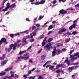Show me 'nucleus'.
Listing matches in <instances>:
<instances>
[{
    "mask_svg": "<svg viewBox=\"0 0 79 79\" xmlns=\"http://www.w3.org/2000/svg\"><path fill=\"white\" fill-rule=\"evenodd\" d=\"M74 55H70V58L71 59V61H73V59H74Z\"/></svg>",
    "mask_w": 79,
    "mask_h": 79,
    "instance_id": "obj_23",
    "label": "nucleus"
},
{
    "mask_svg": "<svg viewBox=\"0 0 79 79\" xmlns=\"http://www.w3.org/2000/svg\"><path fill=\"white\" fill-rule=\"evenodd\" d=\"M42 49H40L39 52H38V53L39 54L40 53H41V52H42Z\"/></svg>",
    "mask_w": 79,
    "mask_h": 79,
    "instance_id": "obj_59",
    "label": "nucleus"
},
{
    "mask_svg": "<svg viewBox=\"0 0 79 79\" xmlns=\"http://www.w3.org/2000/svg\"><path fill=\"white\" fill-rule=\"evenodd\" d=\"M35 31H33L32 32V33L33 34V36H35V35H36V33H35Z\"/></svg>",
    "mask_w": 79,
    "mask_h": 79,
    "instance_id": "obj_34",
    "label": "nucleus"
},
{
    "mask_svg": "<svg viewBox=\"0 0 79 79\" xmlns=\"http://www.w3.org/2000/svg\"><path fill=\"white\" fill-rule=\"evenodd\" d=\"M28 75H24L23 76V77H24V79H26L27 78V76H28Z\"/></svg>",
    "mask_w": 79,
    "mask_h": 79,
    "instance_id": "obj_40",
    "label": "nucleus"
},
{
    "mask_svg": "<svg viewBox=\"0 0 79 79\" xmlns=\"http://www.w3.org/2000/svg\"><path fill=\"white\" fill-rule=\"evenodd\" d=\"M71 40V39L70 38L66 39L65 40V42L66 43H68V42H70Z\"/></svg>",
    "mask_w": 79,
    "mask_h": 79,
    "instance_id": "obj_24",
    "label": "nucleus"
},
{
    "mask_svg": "<svg viewBox=\"0 0 79 79\" xmlns=\"http://www.w3.org/2000/svg\"><path fill=\"white\" fill-rule=\"evenodd\" d=\"M72 79H76V77H75V75H73L72 76Z\"/></svg>",
    "mask_w": 79,
    "mask_h": 79,
    "instance_id": "obj_51",
    "label": "nucleus"
},
{
    "mask_svg": "<svg viewBox=\"0 0 79 79\" xmlns=\"http://www.w3.org/2000/svg\"><path fill=\"white\" fill-rule=\"evenodd\" d=\"M61 67V64H58L56 66V69H58L59 68H60V67Z\"/></svg>",
    "mask_w": 79,
    "mask_h": 79,
    "instance_id": "obj_19",
    "label": "nucleus"
},
{
    "mask_svg": "<svg viewBox=\"0 0 79 79\" xmlns=\"http://www.w3.org/2000/svg\"><path fill=\"white\" fill-rule=\"evenodd\" d=\"M72 35V33H71L69 32V31H68L67 33H65L64 34V35Z\"/></svg>",
    "mask_w": 79,
    "mask_h": 79,
    "instance_id": "obj_18",
    "label": "nucleus"
},
{
    "mask_svg": "<svg viewBox=\"0 0 79 79\" xmlns=\"http://www.w3.org/2000/svg\"><path fill=\"white\" fill-rule=\"evenodd\" d=\"M79 64V63L78 62H76L75 63H72L71 64V65H77Z\"/></svg>",
    "mask_w": 79,
    "mask_h": 79,
    "instance_id": "obj_33",
    "label": "nucleus"
},
{
    "mask_svg": "<svg viewBox=\"0 0 79 79\" xmlns=\"http://www.w3.org/2000/svg\"><path fill=\"white\" fill-rule=\"evenodd\" d=\"M53 40V39L52 38H50L48 40V42H50L52 41V40Z\"/></svg>",
    "mask_w": 79,
    "mask_h": 79,
    "instance_id": "obj_28",
    "label": "nucleus"
},
{
    "mask_svg": "<svg viewBox=\"0 0 79 79\" xmlns=\"http://www.w3.org/2000/svg\"><path fill=\"white\" fill-rule=\"evenodd\" d=\"M5 77H6V78H8V79H11V77L10 76V77H7V76H6Z\"/></svg>",
    "mask_w": 79,
    "mask_h": 79,
    "instance_id": "obj_53",
    "label": "nucleus"
},
{
    "mask_svg": "<svg viewBox=\"0 0 79 79\" xmlns=\"http://www.w3.org/2000/svg\"><path fill=\"white\" fill-rule=\"evenodd\" d=\"M57 2V1L56 0H54L53 2H52V3L54 5L55 3Z\"/></svg>",
    "mask_w": 79,
    "mask_h": 79,
    "instance_id": "obj_54",
    "label": "nucleus"
},
{
    "mask_svg": "<svg viewBox=\"0 0 79 79\" xmlns=\"http://www.w3.org/2000/svg\"><path fill=\"white\" fill-rule=\"evenodd\" d=\"M23 56H29V53H26V54H24Z\"/></svg>",
    "mask_w": 79,
    "mask_h": 79,
    "instance_id": "obj_50",
    "label": "nucleus"
},
{
    "mask_svg": "<svg viewBox=\"0 0 79 79\" xmlns=\"http://www.w3.org/2000/svg\"><path fill=\"white\" fill-rule=\"evenodd\" d=\"M57 52L56 53V54L57 55H60V53H61L63 51L61 50H60L59 49H57L56 51Z\"/></svg>",
    "mask_w": 79,
    "mask_h": 79,
    "instance_id": "obj_8",
    "label": "nucleus"
},
{
    "mask_svg": "<svg viewBox=\"0 0 79 79\" xmlns=\"http://www.w3.org/2000/svg\"><path fill=\"white\" fill-rule=\"evenodd\" d=\"M8 60H5L3 61H2L1 62V66H4V64H6V63H7Z\"/></svg>",
    "mask_w": 79,
    "mask_h": 79,
    "instance_id": "obj_9",
    "label": "nucleus"
},
{
    "mask_svg": "<svg viewBox=\"0 0 79 79\" xmlns=\"http://www.w3.org/2000/svg\"><path fill=\"white\" fill-rule=\"evenodd\" d=\"M8 8H7L6 7L5 8V9H3L2 11H6L8 10Z\"/></svg>",
    "mask_w": 79,
    "mask_h": 79,
    "instance_id": "obj_35",
    "label": "nucleus"
},
{
    "mask_svg": "<svg viewBox=\"0 0 79 79\" xmlns=\"http://www.w3.org/2000/svg\"><path fill=\"white\" fill-rule=\"evenodd\" d=\"M21 42V40H19L17 41V43H15L19 44V43H20V42Z\"/></svg>",
    "mask_w": 79,
    "mask_h": 79,
    "instance_id": "obj_60",
    "label": "nucleus"
},
{
    "mask_svg": "<svg viewBox=\"0 0 79 79\" xmlns=\"http://www.w3.org/2000/svg\"><path fill=\"white\" fill-rule=\"evenodd\" d=\"M45 2V1L42 0L40 2H38V5H40V4H42L44 3Z\"/></svg>",
    "mask_w": 79,
    "mask_h": 79,
    "instance_id": "obj_14",
    "label": "nucleus"
},
{
    "mask_svg": "<svg viewBox=\"0 0 79 79\" xmlns=\"http://www.w3.org/2000/svg\"><path fill=\"white\" fill-rule=\"evenodd\" d=\"M44 79V78L42 77V76H40L37 79Z\"/></svg>",
    "mask_w": 79,
    "mask_h": 79,
    "instance_id": "obj_57",
    "label": "nucleus"
},
{
    "mask_svg": "<svg viewBox=\"0 0 79 79\" xmlns=\"http://www.w3.org/2000/svg\"><path fill=\"white\" fill-rule=\"evenodd\" d=\"M35 78V76L34 77H28V79H34Z\"/></svg>",
    "mask_w": 79,
    "mask_h": 79,
    "instance_id": "obj_29",
    "label": "nucleus"
},
{
    "mask_svg": "<svg viewBox=\"0 0 79 79\" xmlns=\"http://www.w3.org/2000/svg\"><path fill=\"white\" fill-rule=\"evenodd\" d=\"M31 5H38V2H31Z\"/></svg>",
    "mask_w": 79,
    "mask_h": 79,
    "instance_id": "obj_25",
    "label": "nucleus"
},
{
    "mask_svg": "<svg viewBox=\"0 0 79 79\" xmlns=\"http://www.w3.org/2000/svg\"><path fill=\"white\" fill-rule=\"evenodd\" d=\"M10 37H11V38H13L14 37H15V35H14L13 34H11L10 35Z\"/></svg>",
    "mask_w": 79,
    "mask_h": 79,
    "instance_id": "obj_48",
    "label": "nucleus"
},
{
    "mask_svg": "<svg viewBox=\"0 0 79 79\" xmlns=\"http://www.w3.org/2000/svg\"><path fill=\"white\" fill-rule=\"evenodd\" d=\"M77 57H74L73 58V60H72V62H73V61H74V60H77Z\"/></svg>",
    "mask_w": 79,
    "mask_h": 79,
    "instance_id": "obj_58",
    "label": "nucleus"
},
{
    "mask_svg": "<svg viewBox=\"0 0 79 79\" xmlns=\"http://www.w3.org/2000/svg\"><path fill=\"white\" fill-rule=\"evenodd\" d=\"M45 56L44 55H42V57L41 58V59L42 60H44V59L45 58Z\"/></svg>",
    "mask_w": 79,
    "mask_h": 79,
    "instance_id": "obj_38",
    "label": "nucleus"
},
{
    "mask_svg": "<svg viewBox=\"0 0 79 79\" xmlns=\"http://www.w3.org/2000/svg\"><path fill=\"white\" fill-rule=\"evenodd\" d=\"M15 77H17V78H18L19 77V76L15 74Z\"/></svg>",
    "mask_w": 79,
    "mask_h": 79,
    "instance_id": "obj_64",
    "label": "nucleus"
},
{
    "mask_svg": "<svg viewBox=\"0 0 79 79\" xmlns=\"http://www.w3.org/2000/svg\"><path fill=\"white\" fill-rule=\"evenodd\" d=\"M61 72L63 74H64V73H65L64 72V71H63V69H61Z\"/></svg>",
    "mask_w": 79,
    "mask_h": 79,
    "instance_id": "obj_61",
    "label": "nucleus"
},
{
    "mask_svg": "<svg viewBox=\"0 0 79 79\" xmlns=\"http://www.w3.org/2000/svg\"><path fill=\"white\" fill-rule=\"evenodd\" d=\"M47 37H46L43 40V42L42 43V45L43 47H44V45H45L46 43H47V41H46V40H47Z\"/></svg>",
    "mask_w": 79,
    "mask_h": 79,
    "instance_id": "obj_6",
    "label": "nucleus"
},
{
    "mask_svg": "<svg viewBox=\"0 0 79 79\" xmlns=\"http://www.w3.org/2000/svg\"><path fill=\"white\" fill-rule=\"evenodd\" d=\"M79 54V52H76L75 54H73V56H77Z\"/></svg>",
    "mask_w": 79,
    "mask_h": 79,
    "instance_id": "obj_32",
    "label": "nucleus"
},
{
    "mask_svg": "<svg viewBox=\"0 0 79 79\" xmlns=\"http://www.w3.org/2000/svg\"><path fill=\"white\" fill-rule=\"evenodd\" d=\"M72 34L73 35H76V34H77L78 33L76 31H73Z\"/></svg>",
    "mask_w": 79,
    "mask_h": 79,
    "instance_id": "obj_26",
    "label": "nucleus"
},
{
    "mask_svg": "<svg viewBox=\"0 0 79 79\" xmlns=\"http://www.w3.org/2000/svg\"><path fill=\"white\" fill-rule=\"evenodd\" d=\"M52 33V31H50L48 33V35H50Z\"/></svg>",
    "mask_w": 79,
    "mask_h": 79,
    "instance_id": "obj_63",
    "label": "nucleus"
},
{
    "mask_svg": "<svg viewBox=\"0 0 79 79\" xmlns=\"http://www.w3.org/2000/svg\"><path fill=\"white\" fill-rule=\"evenodd\" d=\"M61 67L62 68H66V65L64 64H61Z\"/></svg>",
    "mask_w": 79,
    "mask_h": 79,
    "instance_id": "obj_27",
    "label": "nucleus"
},
{
    "mask_svg": "<svg viewBox=\"0 0 79 79\" xmlns=\"http://www.w3.org/2000/svg\"><path fill=\"white\" fill-rule=\"evenodd\" d=\"M64 11V9H62L59 11V13L61 15H63L65 14V13H67V11Z\"/></svg>",
    "mask_w": 79,
    "mask_h": 79,
    "instance_id": "obj_7",
    "label": "nucleus"
},
{
    "mask_svg": "<svg viewBox=\"0 0 79 79\" xmlns=\"http://www.w3.org/2000/svg\"><path fill=\"white\" fill-rule=\"evenodd\" d=\"M12 45L13 46V47L12 48L13 49V50H16V47H20V46H21V44L15 43L14 44H12Z\"/></svg>",
    "mask_w": 79,
    "mask_h": 79,
    "instance_id": "obj_3",
    "label": "nucleus"
},
{
    "mask_svg": "<svg viewBox=\"0 0 79 79\" xmlns=\"http://www.w3.org/2000/svg\"><path fill=\"white\" fill-rule=\"evenodd\" d=\"M6 74V72H4L2 73H1L0 74V76H3V75H5Z\"/></svg>",
    "mask_w": 79,
    "mask_h": 79,
    "instance_id": "obj_39",
    "label": "nucleus"
},
{
    "mask_svg": "<svg viewBox=\"0 0 79 79\" xmlns=\"http://www.w3.org/2000/svg\"><path fill=\"white\" fill-rule=\"evenodd\" d=\"M61 72V69H59L56 71V73H60Z\"/></svg>",
    "mask_w": 79,
    "mask_h": 79,
    "instance_id": "obj_44",
    "label": "nucleus"
},
{
    "mask_svg": "<svg viewBox=\"0 0 79 79\" xmlns=\"http://www.w3.org/2000/svg\"><path fill=\"white\" fill-rule=\"evenodd\" d=\"M53 27H54L53 26L51 25L49 26L48 29V30H50V29H51L53 28Z\"/></svg>",
    "mask_w": 79,
    "mask_h": 79,
    "instance_id": "obj_20",
    "label": "nucleus"
},
{
    "mask_svg": "<svg viewBox=\"0 0 79 79\" xmlns=\"http://www.w3.org/2000/svg\"><path fill=\"white\" fill-rule=\"evenodd\" d=\"M13 69V67H11V68H9L5 69L6 71H8L10 70H11Z\"/></svg>",
    "mask_w": 79,
    "mask_h": 79,
    "instance_id": "obj_16",
    "label": "nucleus"
},
{
    "mask_svg": "<svg viewBox=\"0 0 79 79\" xmlns=\"http://www.w3.org/2000/svg\"><path fill=\"white\" fill-rule=\"evenodd\" d=\"M54 68H55V66L53 65L51 66H51L49 67V69H51V70H53V69Z\"/></svg>",
    "mask_w": 79,
    "mask_h": 79,
    "instance_id": "obj_21",
    "label": "nucleus"
},
{
    "mask_svg": "<svg viewBox=\"0 0 79 79\" xmlns=\"http://www.w3.org/2000/svg\"><path fill=\"white\" fill-rule=\"evenodd\" d=\"M35 26H36V27H40V24L37 23L35 24Z\"/></svg>",
    "mask_w": 79,
    "mask_h": 79,
    "instance_id": "obj_52",
    "label": "nucleus"
},
{
    "mask_svg": "<svg viewBox=\"0 0 79 79\" xmlns=\"http://www.w3.org/2000/svg\"><path fill=\"white\" fill-rule=\"evenodd\" d=\"M35 28H36L35 26H33L32 28V31L34 30L35 29Z\"/></svg>",
    "mask_w": 79,
    "mask_h": 79,
    "instance_id": "obj_47",
    "label": "nucleus"
},
{
    "mask_svg": "<svg viewBox=\"0 0 79 79\" xmlns=\"http://www.w3.org/2000/svg\"><path fill=\"white\" fill-rule=\"evenodd\" d=\"M74 50H72V51H71L70 52V54H69V55H71V54H72V53H73V52H74Z\"/></svg>",
    "mask_w": 79,
    "mask_h": 79,
    "instance_id": "obj_49",
    "label": "nucleus"
},
{
    "mask_svg": "<svg viewBox=\"0 0 79 79\" xmlns=\"http://www.w3.org/2000/svg\"><path fill=\"white\" fill-rule=\"evenodd\" d=\"M25 52H26V51H20L19 52V54L20 55H22V54H23V53H25Z\"/></svg>",
    "mask_w": 79,
    "mask_h": 79,
    "instance_id": "obj_22",
    "label": "nucleus"
},
{
    "mask_svg": "<svg viewBox=\"0 0 79 79\" xmlns=\"http://www.w3.org/2000/svg\"><path fill=\"white\" fill-rule=\"evenodd\" d=\"M32 71L31 70H29L28 71V75H29V74H31L32 73V72H31Z\"/></svg>",
    "mask_w": 79,
    "mask_h": 79,
    "instance_id": "obj_46",
    "label": "nucleus"
},
{
    "mask_svg": "<svg viewBox=\"0 0 79 79\" xmlns=\"http://www.w3.org/2000/svg\"><path fill=\"white\" fill-rule=\"evenodd\" d=\"M12 48H13V45L12 44L10 45H9V48H6L5 49V50L6 51V52H10L11 50H12Z\"/></svg>",
    "mask_w": 79,
    "mask_h": 79,
    "instance_id": "obj_4",
    "label": "nucleus"
},
{
    "mask_svg": "<svg viewBox=\"0 0 79 79\" xmlns=\"http://www.w3.org/2000/svg\"><path fill=\"white\" fill-rule=\"evenodd\" d=\"M57 50H56V47H54L53 48V51L54 52H56Z\"/></svg>",
    "mask_w": 79,
    "mask_h": 79,
    "instance_id": "obj_42",
    "label": "nucleus"
},
{
    "mask_svg": "<svg viewBox=\"0 0 79 79\" xmlns=\"http://www.w3.org/2000/svg\"><path fill=\"white\" fill-rule=\"evenodd\" d=\"M44 18V16H42V15H40V16L39 18L38 19V20H40L42 19V18Z\"/></svg>",
    "mask_w": 79,
    "mask_h": 79,
    "instance_id": "obj_31",
    "label": "nucleus"
},
{
    "mask_svg": "<svg viewBox=\"0 0 79 79\" xmlns=\"http://www.w3.org/2000/svg\"><path fill=\"white\" fill-rule=\"evenodd\" d=\"M27 30H26L25 31L22 32V33H26V34H29V32H27Z\"/></svg>",
    "mask_w": 79,
    "mask_h": 79,
    "instance_id": "obj_43",
    "label": "nucleus"
},
{
    "mask_svg": "<svg viewBox=\"0 0 79 79\" xmlns=\"http://www.w3.org/2000/svg\"><path fill=\"white\" fill-rule=\"evenodd\" d=\"M73 67V69H77L78 68V66H72Z\"/></svg>",
    "mask_w": 79,
    "mask_h": 79,
    "instance_id": "obj_37",
    "label": "nucleus"
},
{
    "mask_svg": "<svg viewBox=\"0 0 79 79\" xmlns=\"http://www.w3.org/2000/svg\"><path fill=\"white\" fill-rule=\"evenodd\" d=\"M6 5H7V6H6V8H8H8H10V3H7Z\"/></svg>",
    "mask_w": 79,
    "mask_h": 79,
    "instance_id": "obj_30",
    "label": "nucleus"
},
{
    "mask_svg": "<svg viewBox=\"0 0 79 79\" xmlns=\"http://www.w3.org/2000/svg\"><path fill=\"white\" fill-rule=\"evenodd\" d=\"M62 30H60L58 32V34H62Z\"/></svg>",
    "mask_w": 79,
    "mask_h": 79,
    "instance_id": "obj_45",
    "label": "nucleus"
},
{
    "mask_svg": "<svg viewBox=\"0 0 79 79\" xmlns=\"http://www.w3.org/2000/svg\"><path fill=\"white\" fill-rule=\"evenodd\" d=\"M6 42V39L5 38H2L0 40V45L3 43H5Z\"/></svg>",
    "mask_w": 79,
    "mask_h": 79,
    "instance_id": "obj_5",
    "label": "nucleus"
},
{
    "mask_svg": "<svg viewBox=\"0 0 79 79\" xmlns=\"http://www.w3.org/2000/svg\"><path fill=\"white\" fill-rule=\"evenodd\" d=\"M77 21V20H76L74 21L73 22V24L71 26L69 27V29L70 30H72L73 29V28H76V26L77 25V23H76Z\"/></svg>",
    "mask_w": 79,
    "mask_h": 79,
    "instance_id": "obj_2",
    "label": "nucleus"
},
{
    "mask_svg": "<svg viewBox=\"0 0 79 79\" xmlns=\"http://www.w3.org/2000/svg\"><path fill=\"white\" fill-rule=\"evenodd\" d=\"M49 45L47 44L44 47V49L48 50V51H50V49H53V48L52 46V44L51 43H49Z\"/></svg>",
    "mask_w": 79,
    "mask_h": 79,
    "instance_id": "obj_1",
    "label": "nucleus"
},
{
    "mask_svg": "<svg viewBox=\"0 0 79 79\" xmlns=\"http://www.w3.org/2000/svg\"><path fill=\"white\" fill-rule=\"evenodd\" d=\"M35 41V40L32 38L31 40H30V42H34Z\"/></svg>",
    "mask_w": 79,
    "mask_h": 79,
    "instance_id": "obj_56",
    "label": "nucleus"
},
{
    "mask_svg": "<svg viewBox=\"0 0 79 79\" xmlns=\"http://www.w3.org/2000/svg\"><path fill=\"white\" fill-rule=\"evenodd\" d=\"M56 51H53L52 52V56L53 57H54L56 55Z\"/></svg>",
    "mask_w": 79,
    "mask_h": 79,
    "instance_id": "obj_17",
    "label": "nucleus"
},
{
    "mask_svg": "<svg viewBox=\"0 0 79 79\" xmlns=\"http://www.w3.org/2000/svg\"><path fill=\"white\" fill-rule=\"evenodd\" d=\"M59 1V2H62L63 3H64L66 2V0H58Z\"/></svg>",
    "mask_w": 79,
    "mask_h": 79,
    "instance_id": "obj_41",
    "label": "nucleus"
},
{
    "mask_svg": "<svg viewBox=\"0 0 79 79\" xmlns=\"http://www.w3.org/2000/svg\"><path fill=\"white\" fill-rule=\"evenodd\" d=\"M64 63H66L68 65V66H70V62H69V61H68V60H66L64 61Z\"/></svg>",
    "mask_w": 79,
    "mask_h": 79,
    "instance_id": "obj_12",
    "label": "nucleus"
},
{
    "mask_svg": "<svg viewBox=\"0 0 79 79\" xmlns=\"http://www.w3.org/2000/svg\"><path fill=\"white\" fill-rule=\"evenodd\" d=\"M26 39H29V38H30V36L29 35H28L27 36H26Z\"/></svg>",
    "mask_w": 79,
    "mask_h": 79,
    "instance_id": "obj_62",
    "label": "nucleus"
},
{
    "mask_svg": "<svg viewBox=\"0 0 79 79\" xmlns=\"http://www.w3.org/2000/svg\"><path fill=\"white\" fill-rule=\"evenodd\" d=\"M10 8L11 9H13V8H16V4L15 3H14L10 6Z\"/></svg>",
    "mask_w": 79,
    "mask_h": 79,
    "instance_id": "obj_10",
    "label": "nucleus"
},
{
    "mask_svg": "<svg viewBox=\"0 0 79 79\" xmlns=\"http://www.w3.org/2000/svg\"><path fill=\"white\" fill-rule=\"evenodd\" d=\"M73 67H69L68 69V71H70V72H71V71H73Z\"/></svg>",
    "mask_w": 79,
    "mask_h": 79,
    "instance_id": "obj_15",
    "label": "nucleus"
},
{
    "mask_svg": "<svg viewBox=\"0 0 79 79\" xmlns=\"http://www.w3.org/2000/svg\"><path fill=\"white\" fill-rule=\"evenodd\" d=\"M27 39L26 38H23V41L22 42L23 43H25V44H27Z\"/></svg>",
    "mask_w": 79,
    "mask_h": 79,
    "instance_id": "obj_11",
    "label": "nucleus"
},
{
    "mask_svg": "<svg viewBox=\"0 0 79 79\" xmlns=\"http://www.w3.org/2000/svg\"><path fill=\"white\" fill-rule=\"evenodd\" d=\"M26 20L27 21H28V22H30V21H31V20H30L28 18H27L26 19Z\"/></svg>",
    "mask_w": 79,
    "mask_h": 79,
    "instance_id": "obj_55",
    "label": "nucleus"
},
{
    "mask_svg": "<svg viewBox=\"0 0 79 79\" xmlns=\"http://www.w3.org/2000/svg\"><path fill=\"white\" fill-rule=\"evenodd\" d=\"M21 58H22V59H24V60H25V61H27V60H28V59L29 58V56H28L27 57H21Z\"/></svg>",
    "mask_w": 79,
    "mask_h": 79,
    "instance_id": "obj_13",
    "label": "nucleus"
},
{
    "mask_svg": "<svg viewBox=\"0 0 79 79\" xmlns=\"http://www.w3.org/2000/svg\"><path fill=\"white\" fill-rule=\"evenodd\" d=\"M62 32H65V31H66V29L65 28H62L61 29Z\"/></svg>",
    "mask_w": 79,
    "mask_h": 79,
    "instance_id": "obj_36",
    "label": "nucleus"
}]
</instances>
